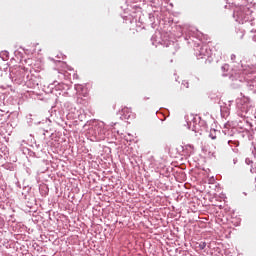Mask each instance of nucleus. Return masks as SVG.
I'll use <instances>...</instances> for the list:
<instances>
[{"mask_svg": "<svg viewBox=\"0 0 256 256\" xmlns=\"http://www.w3.org/2000/svg\"><path fill=\"white\" fill-rule=\"evenodd\" d=\"M205 247H206V243H202V244H200V249H205Z\"/></svg>", "mask_w": 256, "mask_h": 256, "instance_id": "f257e3e1", "label": "nucleus"}]
</instances>
